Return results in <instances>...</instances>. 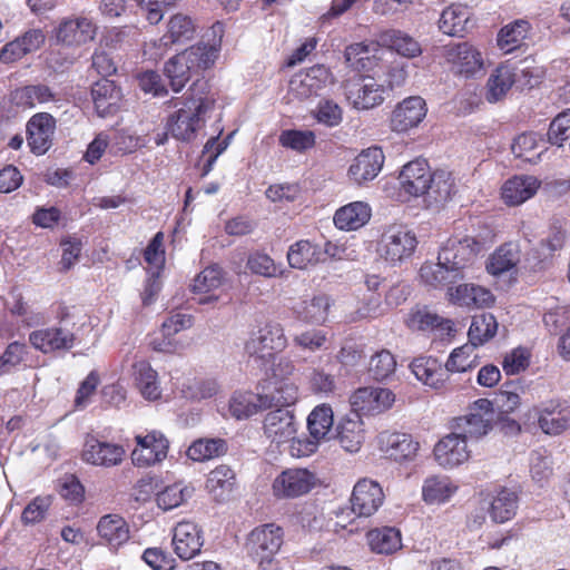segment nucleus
I'll list each match as a JSON object with an SVG mask.
<instances>
[{"instance_id":"obj_23","label":"nucleus","mask_w":570,"mask_h":570,"mask_svg":"<svg viewBox=\"0 0 570 570\" xmlns=\"http://www.w3.org/2000/svg\"><path fill=\"white\" fill-rule=\"evenodd\" d=\"M466 440L459 433H452L440 440L434 446V458L444 469L455 468L470 458Z\"/></svg>"},{"instance_id":"obj_56","label":"nucleus","mask_w":570,"mask_h":570,"mask_svg":"<svg viewBox=\"0 0 570 570\" xmlns=\"http://www.w3.org/2000/svg\"><path fill=\"white\" fill-rule=\"evenodd\" d=\"M334 423L333 410L327 404L317 405L307 417L311 438L322 441L330 433Z\"/></svg>"},{"instance_id":"obj_59","label":"nucleus","mask_w":570,"mask_h":570,"mask_svg":"<svg viewBox=\"0 0 570 570\" xmlns=\"http://www.w3.org/2000/svg\"><path fill=\"white\" fill-rule=\"evenodd\" d=\"M226 451V442L222 439H199L190 444L187 456L193 461L202 462L217 458Z\"/></svg>"},{"instance_id":"obj_48","label":"nucleus","mask_w":570,"mask_h":570,"mask_svg":"<svg viewBox=\"0 0 570 570\" xmlns=\"http://www.w3.org/2000/svg\"><path fill=\"white\" fill-rule=\"evenodd\" d=\"M367 542L371 550L380 554H391L401 549V532L393 527H383L368 531Z\"/></svg>"},{"instance_id":"obj_32","label":"nucleus","mask_w":570,"mask_h":570,"mask_svg":"<svg viewBox=\"0 0 570 570\" xmlns=\"http://www.w3.org/2000/svg\"><path fill=\"white\" fill-rule=\"evenodd\" d=\"M541 181L530 175H517L509 178L501 187V197L509 206H518L532 198Z\"/></svg>"},{"instance_id":"obj_17","label":"nucleus","mask_w":570,"mask_h":570,"mask_svg":"<svg viewBox=\"0 0 570 570\" xmlns=\"http://www.w3.org/2000/svg\"><path fill=\"white\" fill-rule=\"evenodd\" d=\"M56 119L48 112L35 114L26 125L27 144L32 154L45 155L52 146Z\"/></svg>"},{"instance_id":"obj_39","label":"nucleus","mask_w":570,"mask_h":570,"mask_svg":"<svg viewBox=\"0 0 570 570\" xmlns=\"http://www.w3.org/2000/svg\"><path fill=\"white\" fill-rule=\"evenodd\" d=\"M371 215L372 209L367 203L353 202L336 210L334 224L342 230H355L364 226Z\"/></svg>"},{"instance_id":"obj_60","label":"nucleus","mask_w":570,"mask_h":570,"mask_svg":"<svg viewBox=\"0 0 570 570\" xmlns=\"http://www.w3.org/2000/svg\"><path fill=\"white\" fill-rule=\"evenodd\" d=\"M279 145L296 153L314 148L316 136L313 130L286 129L278 137Z\"/></svg>"},{"instance_id":"obj_5","label":"nucleus","mask_w":570,"mask_h":570,"mask_svg":"<svg viewBox=\"0 0 570 570\" xmlns=\"http://www.w3.org/2000/svg\"><path fill=\"white\" fill-rule=\"evenodd\" d=\"M417 244L416 235L412 229L405 225L393 224L383 230L376 252L382 259L395 266L410 259Z\"/></svg>"},{"instance_id":"obj_11","label":"nucleus","mask_w":570,"mask_h":570,"mask_svg":"<svg viewBox=\"0 0 570 570\" xmlns=\"http://www.w3.org/2000/svg\"><path fill=\"white\" fill-rule=\"evenodd\" d=\"M288 344L284 328L279 323L269 322L253 333L245 344L250 356L264 358L273 356V352H282Z\"/></svg>"},{"instance_id":"obj_1","label":"nucleus","mask_w":570,"mask_h":570,"mask_svg":"<svg viewBox=\"0 0 570 570\" xmlns=\"http://www.w3.org/2000/svg\"><path fill=\"white\" fill-rule=\"evenodd\" d=\"M481 248V243L472 236H452L441 247L436 263L421 266L420 277L434 288L472 278Z\"/></svg>"},{"instance_id":"obj_8","label":"nucleus","mask_w":570,"mask_h":570,"mask_svg":"<svg viewBox=\"0 0 570 570\" xmlns=\"http://www.w3.org/2000/svg\"><path fill=\"white\" fill-rule=\"evenodd\" d=\"M332 82L333 78L330 69L323 65H316L292 77L288 96L303 101L317 96Z\"/></svg>"},{"instance_id":"obj_18","label":"nucleus","mask_w":570,"mask_h":570,"mask_svg":"<svg viewBox=\"0 0 570 570\" xmlns=\"http://www.w3.org/2000/svg\"><path fill=\"white\" fill-rule=\"evenodd\" d=\"M137 445L131 452V461L136 466H150L161 462L166 456L169 442L158 431L136 436Z\"/></svg>"},{"instance_id":"obj_31","label":"nucleus","mask_w":570,"mask_h":570,"mask_svg":"<svg viewBox=\"0 0 570 570\" xmlns=\"http://www.w3.org/2000/svg\"><path fill=\"white\" fill-rule=\"evenodd\" d=\"M122 94L109 79H101L92 85L91 99L97 115L101 118L114 116L120 108Z\"/></svg>"},{"instance_id":"obj_26","label":"nucleus","mask_w":570,"mask_h":570,"mask_svg":"<svg viewBox=\"0 0 570 570\" xmlns=\"http://www.w3.org/2000/svg\"><path fill=\"white\" fill-rule=\"evenodd\" d=\"M441 285L440 287H443ZM449 301L459 306L465 307H485L494 302V296L490 289L475 285L473 283H456L446 285Z\"/></svg>"},{"instance_id":"obj_37","label":"nucleus","mask_w":570,"mask_h":570,"mask_svg":"<svg viewBox=\"0 0 570 570\" xmlns=\"http://www.w3.org/2000/svg\"><path fill=\"white\" fill-rule=\"evenodd\" d=\"M332 299L326 294H318L294 306L295 317L305 324L322 325L327 321Z\"/></svg>"},{"instance_id":"obj_38","label":"nucleus","mask_w":570,"mask_h":570,"mask_svg":"<svg viewBox=\"0 0 570 570\" xmlns=\"http://www.w3.org/2000/svg\"><path fill=\"white\" fill-rule=\"evenodd\" d=\"M132 377L136 387L145 400L156 401L161 396V386L156 370L149 362L138 361L132 365Z\"/></svg>"},{"instance_id":"obj_35","label":"nucleus","mask_w":570,"mask_h":570,"mask_svg":"<svg viewBox=\"0 0 570 570\" xmlns=\"http://www.w3.org/2000/svg\"><path fill=\"white\" fill-rule=\"evenodd\" d=\"M472 11L462 3H452L441 12L439 29L451 37H463L472 27Z\"/></svg>"},{"instance_id":"obj_44","label":"nucleus","mask_w":570,"mask_h":570,"mask_svg":"<svg viewBox=\"0 0 570 570\" xmlns=\"http://www.w3.org/2000/svg\"><path fill=\"white\" fill-rule=\"evenodd\" d=\"M271 391L262 394L263 406L287 409L298 400V387L293 380L269 382Z\"/></svg>"},{"instance_id":"obj_45","label":"nucleus","mask_w":570,"mask_h":570,"mask_svg":"<svg viewBox=\"0 0 570 570\" xmlns=\"http://www.w3.org/2000/svg\"><path fill=\"white\" fill-rule=\"evenodd\" d=\"M286 257L288 265L296 269H305L323 261L322 249L307 239H301L292 244Z\"/></svg>"},{"instance_id":"obj_55","label":"nucleus","mask_w":570,"mask_h":570,"mask_svg":"<svg viewBox=\"0 0 570 570\" xmlns=\"http://www.w3.org/2000/svg\"><path fill=\"white\" fill-rule=\"evenodd\" d=\"M194 489L183 482L165 487L156 494V503L164 511L178 508L191 498Z\"/></svg>"},{"instance_id":"obj_36","label":"nucleus","mask_w":570,"mask_h":570,"mask_svg":"<svg viewBox=\"0 0 570 570\" xmlns=\"http://www.w3.org/2000/svg\"><path fill=\"white\" fill-rule=\"evenodd\" d=\"M410 370L420 382L435 390L443 387L448 381L445 367L432 356L415 357L410 364Z\"/></svg>"},{"instance_id":"obj_54","label":"nucleus","mask_w":570,"mask_h":570,"mask_svg":"<svg viewBox=\"0 0 570 570\" xmlns=\"http://www.w3.org/2000/svg\"><path fill=\"white\" fill-rule=\"evenodd\" d=\"M235 473L227 465H219L209 472L206 488L217 500L225 499L234 489Z\"/></svg>"},{"instance_id":"obj_63","label":"nucleus","mask_w":570,"mask_h":570,"mask_svg":"<svg viewBox=\"0 0 570 570\" xmlns=\"http://www.w3.org/2000/svg\"><path fill=\"white\" fill-rule=\"evenodd\" d=\"M164 235L158 232L144 252V258L149 266V273L154 272L159 276L165 264Z\"/></svg>"},{"instance_id":"obj_22","label":"nucleus","mask_w":570,"mask_h":570,"mask_svg":"<svg viewBox=\"0 0 570 570\" xmlns=\"http://www.w3.org/2000/svg\"><path fill=\"white\" fill-rule=\"evenodd\" d=\"M125 453L121 445L90 436L83 444L81 459L91 465L112 468L124 461Z\"/></svg>"},{"instance_id":"obj_25","label":"nucleus","mask_w":570,"mask_h":570,"mask_svg":"<svg viewBox=\"0 0 570 570\" xmlns=\"http://www.w3.org/2000/svg\"><path fill=\"white\" fill-rule=\"evenodd\" d=\"M203 544L202 530L196 523L183 521L174 528V551L181 560L193 559L200 552Z\"/></svg>"},{"instance_id":"obj_57","label":"nucleus","mask_w":570,"mask_h":570,"mask_svg":"<svg viewBox=\"0 0 570 570\" xmlns=\"http://www.w3.org/2000/svg\"><path fill=\"white\" fill-rule=\"evenodd\" d=\"M475 350L469 343L454 348L444 365L446 373H461L475 367L479 364V355Z\"/></svg>"},{"instance_id":"obj_52","label":"nucleus","mask_w":570,"mask_h":570,"mask_svg":"<svg viewBox=\"0 0 570 570\" xmlns=\"http://www.w3.org/2000/svg\"><path fill=\"white\" fill-rule=\"evenodd\" d=\"M498 330L497 318L490 313L474 315L469 327V344L475 348L494 337Z\"/></svg>"},{"instance_id":"obj_4","label":"nucleus","mask_w":570,"mask_h":570,"mask_svg":"<svg viewBox=\"0 0 570 570\" xmlns=\"http://www.w3.org/2000/svg\"><path fill=\"white\" fill-rule=\"evenodd\" d=\"M217 58L214 46L198 43L171 57L164 67L171 89L179 92L195 75L212 67Z\"/></svg>"},{"instance_id":"obj_40","label":"nucleus","mask_w":570,"mask_h":570,"mask_svg":"<svg viewBox=\"0 0 570 570\" xmlns=\"http://www.w3.org/2000/svg\"><path fill=\"white\" fill-rule=\"evenodd\" d=\"M531 29L528 20L517 19L499 30L497 45L504 53H510L524 45Z\"/></svg>"},{"instance_id":"obj_34","label":"nucleus","mask_w":570,"mask_h":570,"mask_svg":"<svg viewBox=\"0 0 570 570\" xmlns=\"http://www.w3.org/2000/svg\"><path fill=\"white\" fill-rule=\"evenodd\" d=\"M336 438L340 445L346 452H358L366 439V431L361 415L353 411L347 414L337 425Z\"/></svg>"},{"instance_id":"obj_21","label":"nucleus","mask_w":570,"mask_h":570,"mask_svg":"<svg viewBox=\"0 0 570 570\" xmlns=\"http://www.w3.org/2000/svg\"><path fill=\"white\" fill-rule=\"evenodd\" d=\"M385 87L373 77L365 76L348 85L346 97L357 110L372 109L384 101Z\"/></svg>"},{"instance_id":"obj_41","label":"nucleus","mask_w":570,"mask_h":570,"mask_svg":"<svg viewBox=\"0 0 570 570\" xmlns=\"http://www.w3.org/2000/svg\"><path fill=\"white\" fill-rule=\"evenodd\" d=\"M405 324L411 331L417 332L439 331L441 334H444L453 330L452 321L443 318L426 308L410 312Z\"/></svg>"},{"instance_id":"obj_53","label":"nucleus","mask_w":570,"mask_h":570,"mask_svg":"<svg viewBox=\"0 0 570 570\" xmlns=\"http://www.w3.org/2000/svg\"><path fill=\"white\" fill-rule=\"evenodd\" d=\"M246 269L252 274L265 278H276L283 275V266L276 263L267 253L255 249L252 250L246 258Z\"/></svg>"},{"instance_id":"obj_13","label":"nucleus","mask_w":570,"mask_h":570,"mask_svg":"<svg viewBox=\"0 0 570 570\" xmlns=\"http://www.w3.org/2000/svg\"><path fill=\"white\" fill-rule=\"evenodd\" d=\"M494 417L493 403L487 399L476 400L470 407V412L459 419L458 428L461 435L469 439H479L492 429Z\"/></svg>"},{"instance_id":"obj_19","label":"nucleus","mask_w":570,"mask_h":570,"mask_svg":"<svg viewBox=\"0 0 570 570\" xmlns=\"http://www.w3.org/2000/svg\"><path fill=\"white\" fill-rule=\"evenodd\" d=\"M384 502L382 487L373 480L361 479L353 488L351 497L352 511L357 517L373 515Z\"/></svg>"},{"instance_id":"obj_58","label":"nucleus","mask_w":570,"mask_h":570,"mask_svg":"<svg viewBox=\"0 0 570 570\" xmlns=\"http://www.w3.org/2000/svg\"><path fill=\"white\" fill-rule=\"evenodd\" d=\"M396 371V358L389 350L374 353L370 361L367 372L375 381L389 380Z\"/></svg>"},{"instance_id":"obj_64","label":"nucleus","mask_w":570,"mask_h":570,"mask_svg":"<svg viewBox=\"0 0 570 570\" xmlns=\"http://www.w3.org/2000/svg\"><path fill=\"white\" fill-rule=\"evenodd\" d=\"M530 474L534 482L542 484L552 474L551 460L543 449L534 450L530 454Z\"/></svg>"},{"instance_id":"obj_6","label":"nucleus","mask_w":570,"mask_h":570,"mask_svg":"<svg viewBox=\"0 0 570 570\" xmlns=\"http://www.w3.org/2000/svg\"><path fill=\"white\" fill-rule=\"evenodd\" d=\"M533 72L529 68L519 69L509 63L498 66L490 75L487 82V100L497 102L501 100L513 85L521 88L532 87Z\"/></svg>"},{"instance_id":"obj_24","label":"nucleus","mask_w":570,"mask_h":570,"mask_svg":"<svg viewBox=\"0 0 570 570\" xmlns=\"http://www.w3.org/2000/svg\"><path fill=\"white\" fill-rule=\"evenodd\" d=\"M426 115L423 98L412 96L401 101L392 112L391 127L396 132H405L416 127Z\"/></svg>"},{"instance_id":"obj_43","label":"nucleus","mask_w":570,"mask_h":570,"mask_svg":"<svg viewBox=\"0 0 570 570\" xmlns=\"http://www.w3.org/2000/svg\"><path fill=\"white\" fill-rule=\"evenodd\" d=\"M458 491V485L445 475H431L422 487V498L428 504H442Z\"/></svg>"},{"instance_id":"obj_51","label":"nucleus","mask_w":570,"mask_h":570,"mask_svg":"<svg viewBox=\"0 0 570 570\" xmlns=\"http://www.w3.org/2000/svg\"><path fill=\"white\" fill-rule=\"evenodd\" d=\"M518 502L519 499L514 491L501 489L490 504V518L495 523H504L511 520L517 513Z\"/></svg>"},{"instance_id":"obj_42","label":"nucleus","mask_w":570,"mask_h":570,"mask_svg":"<svg viewBox=\"0 0 570 570\" xmlns=\"http://www.w3.org/2000/svg\"><path fill=\"white\" fill-rule=\"evenodd\" d=\"M520 262V248L515 243H504L497 248L488 258L485 269L493 276H500Z\"/></svg>"},{"instance_id":"obj_10","label":"nucleus","mask_w":570,"mask_h":570,"mask_svg":"<svg viewBox=\"0 0 570 570\" xmlns=\"http://www.w3.org/2000/svg\"><path fill=\"white\" fill-rule=\"evenodd\" d=\"M283 530L274 523L256 527L250 531L246 541L248 553L259 560L269 561L283 544Z\"/></svg>"},{"instance_id":"obj_2","label":"nucleus","mask_w":570,"mask_h":570,"mask_svg":"<svg viewBox=\"0 0 570 570\" xmlns=\"http://www.w3.org/2000/svg\"><path fill=\"white\" fill-rule=\"evenodd\" d=\"M215 101L207 82L196 81L184 99L176 104L177 110L168 117V132L178 140H193L205 125V116L214 108Z\"/></svg>"},{"instance_id":"obj_50","label":"nucleus","mask_w":570,"mask_h":570,"mask_svg":"<svg viewBox=\"0 0 570 570\" xmlns=\"http://www.w3.org/2000/svg\"><path fill=\"white\" fill-rule=\"evenodd\" d=\"M428 190L424 193L429 203L441 204L448 202L454 194V178L451 173L436 170L430 176Z\"/></svg>"},{"instance_id":"obj_12","label":"nucleus","mask_w":570,"mask_h":570,"mask_svg":"<svg viewBox=\"0 0 570 570\" xmlns=\"http://www.w3.org/2000/svg\"><path fill=\"white\" fill-rule=\"evenodd\" d=\"M97 27L86 16H71L61 19L53 33L58 43L67 47H80L95 39Z\"/></svg>"},{"instance_id":"obj_30","label":"nucleus","mask_w":570,"mask_h":570,"mask_svg":"<svg viewBox=\"0 0 570 570\" xmlns=\"http://www.w3.org/2000/svg\"><path fill=\"white\" fill-rule=\"evenodd\" d=\"M98 537L110 551L117 552L130 538L129 525L119 514H106L97 524Z\"/></svg>"},{"instance_id":"obj_28","label":"nucleus","mask_w":570,"mask_h":570,"mask_svg":"<svg viewBox=\"0 0 570 570\" xmlns=\"http://www.w3.org/2000/svg\"><path fill=\"white\" fill-rule=\"evenodd\" d=\"M384 164V154L379 147L363 150L348 168L350 178L357 185L374 179Z\"/></svg>"},{"instance_id":"obj_46","label":"nucleus","mask_w":570,"mask_h":570,"mask_svg":"<svg viewBox=\"0 0 570 570\" xmlns=\"http://www.w3.org/2000/svg\"><path fill=\"white\" fill-rule=\"evenodd\" d=\"M57 95L46 85H30L17 88L11 92V101L17 107L33 108L37 104L56 101Z\"/></svg>"},{"instance_id":"obj_62","label":"nucleus","mask_w":570,"mask_h":570,"mask_svg":"<svg viewBox=\"0 0 570 570\" xmlns=\"http://www.w3.org/2000/svg\"><path fill=\"white\" fill-rule=\"evenodd\" d=\"M313 116L317 122L326 127H336L343 120V109L332 99H321Z\"/></svg>"},{"instance_id":"obj_16","label":"nucleus","mask_w":570,"mask_h":570,"mask_svg":"<svg viewBox=\"0 0 570 570\" xmlns=\"http://www.w3.org/2000/svg\"><path fill=\"white\" fill-rule=\"evenodd\" d=\"M377 446L387 459L401 463L413 461L420 444L411 434L383 431L377 436Z\"/></svg>"},{"instance_id":"obj_47","label":"nucleus","mask_w":570,"mask_h":570,"mask_svg":"<svg viewBox=\"0 0 570 570\" xmlns=\"http://www.w3.org/2000/svg\"><path fill=\"white\" fill-rule=\"evenodd\" d=\"M379 41L406 58H415L422 52L420 43L413 37L397 29L382 31Z\"/></svg>"},{"instance_id":"obj_15","label":"nucleus","mask_w":570,"mask_h":570,"mask_svg":"<svg viewBox=\"0 0 570 570\" xmlns=\"http://www.w3.org/2000/svg\"><path fill=\"white\" fill-rule=\"evenodd\" d=\"M316 476L307 469H287L273 482V492L277 498H297L308 493L316 484Z\"/></svg>"},{"instance_id":"obj_29","label":"nucleus","mask_w":570,"mask_h":570,"mask_svg":"<svg viewBox=\"0 0 570 570\" xmlns=\"http://www.w3.org/2000/svg\"><path fill=\"white\" fill-rule=\"evenodd\" d=\"M430 176V167L425 159L410 161L399 176L401 189L413 197L424 196L431 180Z\"/></svg>"},{"instance_id":"obj_61","label":"nucleus","mask_w":570,"mask_h":570,"mask_svg":"<svg viewBox=\"0 0 570 570\" xmlns=\"http://www.w3.org/2000/svg\"><path fill=\"white\" fill-rule=\"evenodd\" d=\"M327 341V332L321 328L305 330L293 337V343L296 347L312 353L324 348Z\"/></svg>"},{"instance_id":"obj_27","label":"nucleus","mask_w":570,"mask_h":570,"mask_svg":"<svg viewBox=\"0 0 570 570\" xmlns=\"http://www.w3.org/2000/svg\"><path fill=\"white\" fill-rule=\"evenodd\" d=\"M296 431L294 414L288 409H276L266 414L264 433L277 445L287 443L296 434Z\"/></svg>"},{"instance_id":"obj_9","label":"nucleus","mask_w":570,"mask_h":570,"mask_svg":"<svg viewBox=\"0 0 570 570\" xmlns=\"http://www.w3.org/2000/svg\"><path fill=\"white\" fill-rule=\"evenodd\" d=\"M443 57L454 73L465 78L474 77L484 67L481 51L469 42L445 46Z\"/></svg>"},{"instance_id":"obj_7","label":"nucleus","mask_w":570,"mask_h":570,"mask_svg":"<svg viewBox=\"0 0 570 570\" xmlns=\"http://www.w3.org/2000/svg\"><path fill=\"white\" fill-rule=\"evenodd\" d=\"M195 35L196 26L193 19L186 14L177 13L169 19L166 33L149 43L145 53L154 60L161 59L173 45L190 41Z\"/></svg>"},{"instance_id":"obj_49","label":"nucleus","mask_w":570,"mask_h":570,"mask_svg":"<svg viewBox=\"0 0 570 570\" xmlns=\"http://www.w3.org/2000/svg\"><path fill=\"white\" fill-rule=\"evenodd\" d=\"M259 410H266V407L263 406L262 394L235 392L228 402L229 414L237 420L247 419Z\"/></svg>"},{"instance_id":"obj_14","label":"nucleus","mask_w":570,"mask_h":570,"mask_svg":"<svg viewBox=\"0 0 570 570\" xmlns=\"http://www.w3.org/2000/svg\"><path fill=\"white\" fill-rule=\"evenodd\" d=\"M354 413L375 415L387 411L395 402V394L386 387H360L351 399Z\"/></svg>"},{"instance_id":"obj_3","label":"nucleus","mask_w":570,"mask_h":570,"mask_svg":"<svg viewBox=\"0 0 570 570\" xmlns=\"http://www.w3.org/2000/svg\"><path fill=\"white\" fill-rule=\"evenodd\" d=\"M56 314L58 326L33 331L29 335L31 345L43 353L70 350L88 318L75 306L59 305Z\"/></svg>"},{"instance_id":"obj_33","label":"nucleus","mask_w":570,"mask_h":570,"mask_svg":"<svg viewBox=\"0 0 570 570\" xmlns=\"http://www.w3.org/2000/svg\"><path fill=\"white\" fill-rule=\"evenodd\" d=\"M224 282L223 269L217 265L204 268L194 279L191 291L199 295L197 302L199 304H213L219 299L216 293Z\"/></svg>"},{"instance_id":"obj_20","label":"nucleus","mask_w":570,"mask_h":570,"mask_svg":"<svg viewBox=\"0 0 570 570\" xmlns=\"http://www.w3.org/2000/svg\"><path fill=\"white\" fill-rule=\"evenodd\" d=\"M538 425L543 433L559 435L570 426V406L560 401L542 402L533 409Z\"/></svg>"}]
</instances>
